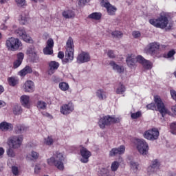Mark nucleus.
<instances>
[{
  "mask_svg": "<svg viewBox=\"0 0 176 176\" xmlns=\"http://www.w3.org/2000/svg\"><path fill=\"white\" fill-rule=\"evenodd\" d=\"M149 23L157 28H162V30L166 28V31H170L173 28V24L172 21H168V19L164 15H161L157 19H150Z\"/></svg>",
  "mask_w": 176,
  "mask_h": 176,
  "instance_id": "obj_1",
  "label": "nucleus"
},
{
  "mask_svg": "<svg viewBox=\"0 0 176 176\" xmlns=\"http://www.w3.org/2000/svg\"><path fill=\"white\" fill-rule=\"evenodd\" d=\"M64 156L63 153L56 152L54 157H51L47 160V163L49 166H55L58 170L63 171L64 170Z\"/></svg>",
  "mask_w": 176,
  "mask_h": 176,
  "instance_id": "obj_2",
  "label": "nucleus"
},
{
  "mask_svg": "<svg viewBox=\"0 0 176 176\" xmlns=\"http://www.w3.org/2000/svg\"><path fill=\"white\" fill-rule=\"evenodd\" d=\"M22 46L23 44L18 38L9 37L6 41V47L8 52H17Z\"/></svg>",
  "mask_w": 176,
  "mask_h": 176,
  "instance_id": "obj_3",
  "label": "nucleus"
},
{
  "mask_svg": "<svg viewBox=\"0 0 176 176\" xmlns=\"http://www.w3.org/2000/svg\"><path fill=\"white\" fill-rule=\"evenodd\" d=\"M120 119V118L115 117V116H103L99 120L98 125L102 129H104L106 126H110V124H113V123H119Z\"/></svg>",
  "mask_w": 176,
  "mask_h": 176,
  "instance_id": "obj_4",
  "label": "nucleus"
},
{
  "mask_svg": "<svg viewBox=\"0 0 176 176\" xmlns=\"http://www.w3.org/2000/svg\"><path fill=\"white\" fill-rule=\"evenodd\" d=\"M74 40L69 37L66 43L65 60L66 63H71L74 60Z\"/></svg>",
  "mask_w": 176,
  "mask_h": 176,
  "instance_id": "obj_5",
  "label": "nucleus"
},
{
  "mask_svg": "<svg viewBox=\"0 0 176 176\" xmlns=\"http://www.w3.org/2000/svg\"><path fill=\"white\" fill-rule=\"evenodd\" d=\"M135 142L139 153L143 156H146L149 152V145L148 143L142 139H136Z\"/></svg>",
  "mask_w": 176,
  "mask_h": 176,
  "instance_id": "obj_6",
  "label": "nucleus"
},
{
  "mask_svg": "<svg viewBox=\"0 0 176 176\" xmlns=\"http://www.w3.org/2000/svg\"><path fill=\"white\" fill-rule=\"evenodd\" d=\"M23 140L24 138L21 135L12 136L9 138L8 145L12 149H19L23 144Z\"/></svg>",
  "mask_w": 176,
  "mask_h": 176,
  "instance_id": "obj_7",
  "label": "nucleus"
},
{
  "mask_svg": "<svg viewBox=\"0 0 176 176\" xmlns=\"http://www.w3.org/2000/svg\"><path fill=\"white\" fill-rule=\"evenodd\" d=\"M154 101L157 106V110L162 114V116H164L166 113H168V109H167L166 106H164V103L162 100V98H160V96H154Z\"/></svg>",
  "mask_w": 176,
  "mask_h": 176,
  "instance_id": "obj_8",
  "label": "nucleus"
},
{
  "mask_svg": "<svg viewBox=\"0 0 176 176\" xmlns=\"http://www.w3.org/2000/svg\"><path fill=\"white\" fill-rule=\"evenodd\" d=\"M143 135L146 140H148V141H155V140L159 138V130L156 128H153L146 131Z\"/></svg>",
  "mask_w": 176,
  "mask_h": 176,
  "instance_id": "obj_9",
  "label": "nucleus"
},
{
  "mask_svg": "<svg viewBox=\"0 0 176 176\" xmlns=\"http://www.w3.org/2000/svg\"><path fill=\"white\" fill-rule=\"evenodd\" d=\"M160 47V44L158 43H151L146 45L144 48V52L146 54H151V56H155L157 50Z\"/></svg>",
  "mask_w": 176,
  "mask_h": 176,
  "instance_id": "obj_10",
  "label": "nucleus"
},
{
  "mask_svg": "<svg viewBox=\"0 0 176 176\" xmlns=\"http://www.w3.org/2000/svg\"><path fill=\"white\" fill-rule=\"evenodd\" d=\"M100 5L102 8H105V9H107V13L109 16H114L115 13H116V10H118V8L114 6H112L107 0H102Z\"/></svg>",
  "mask_w": 176,
  "mask_h": 176,
  "instance_id": "obj_11",
  "label": "nucleus"
},
{
  "mask_svg": "<svg viewBox=\"0 0 176 176\" xmlns=\"http://www.w3.org/2000/svg\"><path fill=\"white\" fill-rule=\"evenodd\" d=\"M74 106L72 102L64 104L60 107V111L62 115H69L74 112Z\"/></svg>",
  "mask_w": 176,
  "mask_h": 176,
  "instance_id": "obj_12",
  "label": "nucleus"
},
{
  "mask_svg": "<svg viewBox=\"0 0 176 176\" xmlns=\"http://www.w3.org/2000/svg\"><path fill=\"white\" fill-rule=\"evenodd\" d=\"M80 153L81 155L80 162L82 163H87L89 162V157L91 156V152H90L85 147L81 146L80 148Z\"/></svg>",
  "mask_w": 176,
  "mask_h": 176,
  "instance_id": "obj_13",
  "label": "nucleus"
},
{
  "mask_svg": "<svg viewBox=\"0 0 176 176\" xmlns=\"http://www.w3.org/2000/svg\"><path fill=\"white\" fill-rule=\"evenodd\" d=\"M25 93H34L35 91V84L31 80L25 81L23 85Z\"/></svg>",
  "mask_w": 176,
  "mask_h": 176,
  "instance_id": "obj_14",
  "label": "nucleus"
},
{
  "mask_svg": "<svg viewBox=\"0 0 176 176\" xmlns=\"http://www.w3.org/2000/svg\"><path fill=\"white\" fill-rule=\"evenodd\" d=\"M90 61V54L87 52H82L77 56V63L78 64H83Z\"/></svg>",
  "mask_w": 176,
  "mask_h": 176,
  "instance_id": "obj_15",
  "label": "nucleus"
},
{
  "mask_svg": "<svg viewBox=\"0 0 176 176\" xmlns=\"http://www.w3.org/2000/svg\"><path fill=\"white\" fill-rule=\"evenodd\" d=\"M53 46H54V41L52 38H49L47 41V46L43 49L44 54H53Z\"/></svg>",
  "mask_w": 176,
  "mask_h": 176,
  "instance_id": "obj_16",
  "label": "nucleus"
},
{
  "mask_svg": "<svg viewBox=\"0 0 176 176\" xmlns=\"http://www.w3.org/2000/svg\"><path fill=\"white\" fill-rule=\"evenodd\" d=\"M126 151V147L123 145L120 146L118 148H113L109 152V156L113 157L116 155H123Z\"/></svg>",
  "mask_w": 176,
  "mask_h": 176,
  "instance_id": "obj_17",
  "label": "nucleus"
},
{
  "mask_svg": "<svg viewBox=\"0 0 176 176\" xmlns=\"http://www.w3.org/2000/svg\"><path fill=\"white\" fill-rule=\"evenodd\" d=\"M11 31L12 32H14V34H16L17 36H19V38H22L26 34L25 30H24V28H17V25H12Z\"/></svg>",
  "mask_w": 176,
  "mask_h": 176,
  "instance_id": "obj_18",
  "label": "nucleus"
},
{
  "mask_svg": "<svg viewBox=\"0 0 176 176\" xmlns=\"http://www.w3.org/2000/svg\"><path fill=\"white\" fill-rule=\"evenodd\" d=\"M159 167H160V163L157 160H155L152 162L151 166H150L148 169V173L152 174V173H155L157 170H159Z\"/></svg>",
  "mask_w": 176,
  "mask_h": 176,
  "instance_id": "obj_19",
  "label": "nucleus"
},
{
  "mask_svg": "<svg viewBox=\"0 0 176 176\" xmlns=\"http://www.w3.org/2000/svg\"><path fill=\"white\" fill-rule=\"evenodd\" d=\"M109 64L113 70L117 74H123L124 72V67L123 66L116 64L114 61L110 62Z\"/></svg>",
  "mask_w": 176,
  "mask_h": 176,
  "instance_id": "obj_20",
  "label": "nucleus"
},
{
  "mask_svg": "<svg viewBox=\"0 0 176 176\" xmlns=\"http://www.w3.org/2000/svg\"><path fill=\"white\" fill-rule=\"evenodd\" d=\"M126 62L128 67H129L130 68H133V67H134V65H135V63H137L135 56L134 54H128Z\"/></svg>",
  "mask_w": 176,
  "mask_h": 176,
  "instance_id": "obj_21",
  "label": "nucleus"
},
{
  "mask_svg": "<svg viewBox=\"0 0 176 176\" xmlns=\"http://www.w3.org/2000/svg\"><path fill=\"white\" fill-rule=\"evenodd\" d=\"M50 69L48 70V75H53L56 70L60 67V64L56 61H51L49 64Z\"/></svg>",
  "mask_w": 176,
  "mask_h": 176,
  "instance_id": "obj_22",
  "label": "nucleus"
},
{
  "mask_svg": "<svg viewBox=\"0 0 176 176\" xmlns=\"http://www.w3.org/2000/svg\"><path fill=\"white\" fill-rule=\"evenodd\" d=\"M21 104L25 108H30L31 105V102L30 100V96L27 95H23L21 96Z\"/></svg>",
  "mask_w": 176,
  "mask_h": 176,
  "instance_id": "obj_23",
  "label": "nucleus"
},
{
  "mask_svg": "<svg viewBox=\"0 0 176 176\" xmlns=\"http://www.w3.org/2000/svg\"><path fill=\"white\" fill-rule=\"evenodd\" d=\"M0 130H1V131H8L13 130V125H12L10 123L3 122L0 123Z\"/></svg>",
  "mask_w": 176,
  "mask_h": 176,
  "instance_id": "obj_24",
  "label": "nucleus"
},
{
  "mask_svg": "<svg viewBox=\"0 0 176 176\" xmlns=\"http://www.w3.org/2000/svg\"><path fill=\"white\" fill-rule=\"evenodd\" d=\"M27 159L36 162L39 159V153L32 150L29 155H27Z\"/></svg>",
  "mask_w": 176,
  "mask_h": 176,
  "instance_id": "obj_25",
  "label": "nucleus"
},
{
  "mask_svg": "<svg viewBox=\"0 0 176 176\" xmlns=\"http://www.w3.org/2000/svg\"><path fill=\"white\" fill-rule=\"evenodd\" d=\"M14 129L16 134H21L25 133V131H27L28 128L24 124H18Z\"/></svg>",
  "mask_w": 176,
  "mask_h": 176,
  "instance_id": "obj_26",
  "label": "nucleus"
},
{
  "mask_svg": "<svg viewBox=\"0 0 176 176\" xmlns=\"http://www.w3.org/2000/svg\"><path fill=\"white\" fill-rule=\"evenodd\" d=\"M62 15L65 19H74L75 17V12L72 10H65L63 12Z\"/></svg>",
  "mask_w": 176,
  "mask_h": 176,
  "instance_id": "obj_27",
  "label": "nucleus"
},
{
  "mask_svg": "<svg viewBox=\"0 0 176 176\" xmlns=\"http://www.w3.org/2000/svg\"><path fill=\"white\" fill-rule=\"evenodd\" d=\"M32 68H31V67L30 66H25L24 69H23L19 72V76H25V75H27L28 74H32Z\"/></svg>",
  "mask_w": 176,
  "mask_h": 176,
  "instance_id": "obj_28",
  "label": "nucleus"
},
{
  "mask_svg": "<svg viewBox=\"0 0 176 176\" xmlns=\"http://www.w3.org/2000/svg\"><path fill=\"white\" fill-rule=\"evenodd\" d=\"M96 94V97H98L100 100H105V98H107V92H105L104 89H98Z\"/></svg>",
  "mask_w": 176,
  "mask_h": 176,
  "instance_id": "obj_29",
  "label": "nucleus"
},
{
  "mask_svg": "<svg viewBox=\"0 0 176 176\" xmlns=\"http://www.w3.org/2000/svg\"><path fill=\"white\" fill-rule=\"evenodd\" d=\"M19 20H20L21 24L25 25V24H28V21H30V16H28V14H22L19 16Z\"/></svg>",
  "mask_w": 176,
  "mask_h": 176,
  "instance_id": "obj_30",
  "label": "nucleus"
},
{
  "mask_svg": "<svg viewBox=\"0 0 176 176\" xmlns=\"http://www.w3.org/2000/svg\"><path fill=\"white\" fill-rule=\"evenodd\" d=\"M126 91V87L122 83H119L116 89V94H123Z\"/></svg>",
  "mask_w": 176,
  "mask_h": 176,
  "instance_id": "obj_31",
  "label": "nucleus"
},
{
  "mask_svg": "<svg viewBox=\"0 0 176 176\" xmlns=\"http://www.w3.org/2000/svg\"><path fill=\"white\" fill-rule=\"evenodd\" d=\"M102 14L101 12H94L88 16V19H91L92 20H100Z\"/></svg>",
  "mask_w": 176,
  "mask_h": 176,
  "instance_id": "obj_32",
  "label": "nucleus"
},
{
  "mask_svg": "<svg viewBox=\"0 0 176 176\" xmlns=\"http://www.w3.org/2000/svg\"><path fill=\"white\" fill-rule=\"evenodd\" d=\"M8 82L10 86L14 87L19 83V78L17 77H9L8 78Z\"/></svg>",
  "mask_w": 176,
  "mask_h": 176,
  "instance_id": "obj_33",
  "label": "nucleus"
},
{
  "mask_svg": "<svg viewBox=\"0 0 176 176\" xmlns=\"http://www.w3.org/2000/svg\"><path fill=\"white\" fill-rule=\"evenodd\" d=\"M12 112L14 115H21V113L23 112V109H21V106L19 104L14 105L12 109Z\"/></svg>",
  "mask_w": 176,
  "mask_h": 176,
  "instance_id": "obj_34",
  "label": "nucleus"
},
{
  "mask_svg": "<svg viewBox=\"0 0 176 176\" xmlns=\"http://www.w3.org/2000/svg\"><path fill=\"white\" fill-rule=\"evenodd\" d=\"M59 89L62 90V91H67L69 89V85L65 82H62L59 83Z\"/></svg>",
  "mask_w": 176,
  "mask_h": 176,
  "instance_id": "obj_35",
  "label": "nucleus"
},
{
  "mask_svg": "<svg viewBox=\"0 0 176 176\" xmlns=\"http://www.w3.org/2000/svg\"><path fill=\"white\" fill-rule=\"evenodd\" d=\"M15 3L18 8H25L27 6V1L25 0H15Z\"/></svg>",
  "mask_w": 176,
  "mask_h": 176,
  "instance_id": "obj_36",
  "label": "nucleus"
},
{
  "mask_svg": "<svg viewBox=\"0 0 176 176\" xmlns=\"http://www.w3.org/2000/svg\"><path fill=\"white\" fill-rule=\"evenodd\" d=\"M54 143V140L52 136H48L47 138H45L44 139V144L45 145L50 146V145H53Z\"/></svg>",
  "mask_w": 176,
  "mask_h": 176,
  "instance_id": "obj_37",
  "label": "nucleus"
},
{
  "mask_svg": "<svg viewBox=\"0 0 176 176\" xmlns=\"http://www.w3.org/2000/svg\"><path fill=\"white\" fill-rule=\"evenodd\" d=\"M47 107V104H46V102L42 101V100H39L37 102V108L38 109H46V107Z\"/></svg>",
  "mask_w": 176,
  "mask_h": 176,
  "instance_id": "obj_38",
  "label": "nucleus"
},
{
  "mask_svg": "<svg viewBox=\"0 0 176 176\" xmlns=\"http://www.w3.org/2000/svg\"><path fill=\"white\" fill-rule=\"evenodd\" d=\"M14 148L12 147H9V148L7 149V155L9 156V157H16V153L14 152Z\"/></svg>",
  "mask_w": 176,
  "mask_h": 176,
  "instance_id": "obj_39",
  "label": "nucleus"
},
{
  "mask_svg": "<svg viewBox=\"0 0 176 176\" xmlns=\"http://www.w3.org/2000/svg\"><path fill=\"white\" fill-rule=\"evenodd\" d=\"M145 69H151L152 68V63L148 60H144L142 64Z\"/></svg>",
  "mask_w": 176,
  "mask_h": 176,
  "instance_id": "obj_40",
  "label": "nucleus"
},
{
  "mask_svg": "<svg viewBox=\"0 0 176 176\" xmlns=\"http://www.w3.org/2000/svg\"><path fill=\"white\" fill-rule=\"evenodd\" d=\"M37 52L34 47H29L26 51V54H28L29 57L33 56Z\"/></svg>",
  "mask_w": 176,
  "mask_h": 176,
  "instance_id": "obj_41",
  "label": "nucleus"
},
{
  "mask_svg": "<svg viewBox=\"0 0 176 176\" xmlns=\"http://www.w3.org/2000/svg\"><path fill=\"white\" fill-rule=\"evenodd\" d=\"M130 166H131V168L133 170V171H134L135 173L138 171V163L135 162L134 161H131Z\"/></svg>",
  "mask_w": 176,
  "mask_h": 176,
  "instance_id": "obj_42",
  "label": "nucleus"
},
{
  "mask_svg": "<svg viewBox=\"0 0 176 176\" xmlns=\"http://www.w3.org/2000/svg\"><path fill=\"white\" fill-rule=\"evenodd\" d=\"M30 58L32 63H39V56H38V52L30 56Z\"/></svg>",
  "mask_w": 176,
  "mask_h": 176,
  "instance_id": "obj_43",
  "label": "nucleus"
},
{
  "mask_svg": "<svg viewBox=\"0 0 176 176\" xmlns=\"http://www.w3.org/2000/svg\"><path fill=\"white\" fill-rule=\"evenodd\" d=\"M25 42H27L28 43H32L33 41L31 37L27 34V33H25L24 36L21 38Z\"/></svg>",
  "mask_w": 176,
  "mask_h": 176,
  "instance_id": "obj_44",
  "label": "nucleus"
},
{
  "mask_svg": "<svg viewBox=\"0 0 176 176\" xmlns=\"http://www.w3.org/2000/svg\"><path fill=\"white\" fill-rule=\"evenodd\" d=\"M111 34L113 38H122V35H123V34H122V32L120 31L111 32Z\"/></svg>",
  "mask_w": 176,
  "mask_h": 176,
  "instance_id": "obj_45",
  "label": "nucleus"
},
{
  "mask_svg": "<svg viewBox=\"0 0 176 176\" xmlns=\"http://www.w3.org/2000/svg\"><path fill=\"white\" fill-rule=\"evenodd\" d=\"M111 171H117L119 168V162L115 161L111 164Z\"/></svg>",
  "mask_w": 176,
  "mask_h": 176,
  "instance_id": "obj_46",
  "label": "nucleus"
},
{
  "mask_svg": "<svg viewBox=\"0 0 176 176\" xmlns=\"http://www.w3.org/2000/svg\"><path fill=\"white\" fill-rule=\"evenodd\" d=\"M174 54H175V51L173 50L169 51L165 57L166 58H172V60H174Z\"/></svg>",
  "mask_w": 176,
  "mask_h": 176,
  "instance_id": "obj_47",
  "label": "nucleus"
},
{
  "mask_svg": "<svg viewBox=\"0 0 176 176\" xmlns=\"http://www.w3.org/2000/svg\"><path fill=\"white\" fill-rule=\"evenodd\" d=\"M142 115V113L141 111H137L136 113H131V116L132 119H138V118H141Z\"/></svg>",
  "mask_w": 176,
  "mask_h": 176,
  "instance_id": "obj_48",
  "label": "nucleus"
},
{
  "mask_svg": "<svg viewBox=\"0 0 176 176\" xmlns=\"http://www.w3.org/2000/svg\"><path fill=\"white\" fill-rule=\"evenodd\" d=\"M170 129L172 134H175L176 133V122H173L170 124Z\"/></svg>",
  "mask_w": 176,
  "mask_h": 176,
  "instance_id": "obj_49",
  "label": "nucleus"
},
{
  "mask_svg": "<svg viewBox=\"0 0 176 176\" xmlns=\"http://www.w3.org/2000/svg\"><path fill=\"white\" fill-rule=\"evenodd\" d=\"M136 63H139L140 64H143L145 61V58L142 57L141 55L135 56Z\"/></svg>",
  "mask_w": 176,
  "mask_h": 176,
  "instance_id": "obj_50",
  "label": "nucleus"
},
{
  "mask_svg": "<svg viewBox=\"0 0 176 176\" xmlns=\"http://www.w3.org/2000/svg\"><path fill=\"white\" fill-rule=\"evenodd\" d=\"M12 173L14 175L18 176L19 175V168L17 166H12Z\"/></svg>",
  "mask_w": 176,
  "mask_h": 176,
  "instance_id": "obj_51",
  "label": "nucleus"
},
{
  "mask_svg": "<svg viewBox=\"0 0 176 176\" xmlns=\"http://www.w3.org/2000/svg\"><path fill=\"white\" fill-rule=\"evenodd\" d=\"M90 0H78L79 6L83 7L86 3H89Z\"/></svg>",
  "mask_w": 176,
  "mask_h": 176,
  "instance_id": "obj_52",
  "label": "nucleus"
},
{
  "mask_svg": "<svg viewBox=\"0 0 176 176\" xmlns=\"http://www.w3.org/2000/svg\"><path fill=\"white\" fill-rule=\"evenodd\" d=\"M17 60L19 61L23 62V60H24V53L23 52H19L16 55Z\"/></svg>",
  "mask_w": 176,
  "mask_h": 176,
  "instance_id": "obj_53",
  "label": "nucleus"
},
{
  "mask_svg": "<svg viewBox=\"0 0 176 176\" xmlns=\"http://www.w3.org/2000/svg\"><path fill=\"white\" fill-rule=\"evenodd\" d=\"M132 35L133 38H135L136 39H138V38L141 37V32H140V31H133L132 33Z\"/></svg>",
  "mask_w": 176,
  "mask_h": 176,
  "instance_id": "obj_54",
  "label": "nucleus"
},
{
  "mask_svg": "<svg viewBox=\"0 0 176 176\" xmlns=\"http://www.w3.org/2000/svg\"><path fill=\"white\" fill-rule=\"evenodd\" d=\"M107 56L110 58H115V53L113 52V50H109L108 52H107Z\"/></svg>",
  "mask_w": 176,
  "mask_h": 176,
  "instance_id": "obj_55",
  "label": "nucleus"
},
{
  "mask_svg": "<svg viewBox=\"0 0 176 176\" xmlns=\"http://www.w3.org/2000/svg\"><path fill=\"white\" fill-rule=\"evenodd\" d=\"M21 60H16L14 62V68H19L20 65H21Z\"/></svg>",
  "mask_w": 176,
  "mask_h": 176,
  "instance_id": "obj_56",
  "label": "nucleus"
},
{
  "mask_svg": "<svg viewBox=\"0 0 176 176\" xmlns=\"http://www.w3.org/2000/svg\"><path fill=\"white\" fill-rule=\"evenodd\" d=\"M146 108L147 109H151L153 111L156 109V107L155 106L154 103H151L146 105Z\"/></svg>",
  "mask_w": 176,
  "mask_h": 176,
  "instance_id": "obj_57",
  "label": "nucleus"
},
{
  "mask_svg": "<svg viewBox=\"0 0 176 176\" xmlns=\"http://www.w3.org/2000/svg\"><path fill=\"white\" fill-rule=\"evenodd\" d=\"M41 165L36 164L34 167V173L35 174H39V171H41Z\"/></svg>",
  "mask_w": 176,
  "mask_h": 176,
  "instance_id": "obj_58",
  "label": "nucleus"
},
{
  "mask_svg": "<svg viewBox=\"0 0 176 176\" xmlns=\"http://www.w3.org/2000/svg\"><path fill=\"white\" fill-rule=\"evenodd\" d=\"M3 153H5V149H3L2 147H0V158L3 157Z\"/></svg>",
  "mask_w": 176,
  "mask_h": 176,
  "instance_id": "obj_59",
  "label": "nucleus"
},
{
  "mask_svg": "<svg viewBox=\"0 0 176 176\" xmlns=\"http://www.w3.org/2000/svg\"><path fill=\"white\" fill-rule=\"evenodd\" d=\"M58 58H64V52H59L58 54Z\"/></svg>",
  "mask_w": 176,
  "mask_h": 176,
  "instance_id": "obj_60",
  "label": "nucleus"
},
{
  "mask_svg": "<svg viewBox=\"0 0 176 176\" xmlns=\"http://www.w3.org/2000/svg\"><path fill=\"white\" fill-rule=\"evenodd\" d=\"M0 30H3V31H5L8 30V26H6L5 24H1L0 26Z\"/></svg>",
  "mask_w": 176,
  "mask_h": 176,
  "instance_id": "obj_61",
  "label": "nucleus"
},
{
  "mask_svg": "<svg viewBox=\"0 0 176 176\" xmlns=\"http://www.w3.org/2000/svg\"><path fill=\"white\" fill-rule=\"evenodd\" d=\"M6 105V103L3 100H0V108H3Z\"/></svg>",
  "mask_w": 176,
  "mask_h": 176,
  "instance_id": "obj_62",
  "label": "nucleus"
},
{
  "mask_svg": "<svg viewBox=\"0 0 176 176\" xmlns=\"http://www.w3.org/2000/svg\"><path fill=\"white\" fill-rule=\"evenodd\" d=\"M3 91H5V89L1 85H0V94H2Z\"/></svg>",
  "mask_w": 176,
  "mask_h": 176,
  "instance_id": "obj_63",
  "label": "nucleus"
},
{
  "mask_svg": "<svg viewBox=\"0 0 176 176\" xmlns=\"http://www.w3.org/2000/svg\"><path fill=\"white\" fill-rule=\"evenodd\" d=\"M9 1V0H0V3L3 5V3H6V2Z\"/></svg>",
  "mask_w": 176,
  "mask_h": 176,
  "instance_id": "obj_64",
  "label": "nucleus"
}]
</instances>
